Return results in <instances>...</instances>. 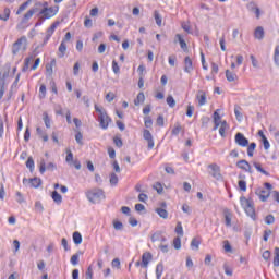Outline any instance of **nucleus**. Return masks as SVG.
Here are the masks:
<instances>
[{
  "mask_svg": "<svg viewBox=\"0 0 279 279\" xmlns=\"http://www.w3.org/2000/svg\"><path fill=\"white\" fill-rule=\"evenodd\" d=\"M95 110L99 113L98 121L101 130H108V126L112 123V119L108 117V112L102 107L95 105Z\"/></svg>",
  "mask_w": 279,
  "mask_h": 279,
  "instance_id": "f257e3e1",
  "label": "nucleus"
},
{
  "mask_svg": "<svg viewBox=\"0 0 279 279\" xmlns=\"http://www.w3.org/2000/svg\"><path fill=\"white\" fill-rule=\"evenodd\" d=\"M240 204L244 208L246 215L251 217V219H256V209H254V201L247 199L245 196H241Z\"/></svg>",
  "mask_w": 279,
  "mask_h": 279,
  "instance_id": "f03ea898",
  "label": "nucleus"
},
{
  "mask_svg": "<svg viewBox=\"0 0 279 279\" xmlns=\"http://www.w3.org/2000/svg\"><path fill=\"white\" fill-rule=\"evenodd\" d=\"M86 197L92 204H99L101 199H106V195L104 194V190L101 189L89 190L86 193Z\"/></svg>",
  "mask_w": 279,
  "mask_h": 279,
  "instance_id": "7ed1b4c3",
  "label": "nucleus"
},
{
  "mask_svg": "<svg viewBox=\"0 0 279 279\" xmlns=\"http://www.w3.org/2000/svg\"><path fill=\"white\" fill-rule=\"evenodd\" d=\"M60 10V7H49L45 5L41 11L38 13V16H40L41 21H47V19H53L56 14H58V11Z\"/></svg>",
  "mask_w": 279,
  "mask_h": 279,
  "instance_id": "20e7f679",
  "label": "nucleus"
},
{
  "mask_svg": "<svg viewBox=\"0 0 279 279\" xmlns=\"http://www.w3.org/2000/svg\"><path fill=\"white\" fill-rule=\"evenodd\" d=\"M27 49V37L23 36L19 38L12 46V53L16 56L21 51V49Z\"/></svg>",
  "mask_w": 279,
  "mask_h": 279,
  "instance_id": "39448f33",
  "label": "nucleus"
},
{
  "mask_svg": "<svg viewBox=\"0 0 279 279\" xmlns=\"http://www.w3.org/2000/svg\"><path fill=\"white\" fill-rule=\"evenodd\" d=\"M58 169V166L53 162H49L48 165L45 162V159L40 160L39 163V172L45 173L46 171H56Z\"/></svg>",
  "mask_w": 279,
  "mask_h": 279,
  "instance_id": "423d86ee",
  "label": "nucleus"
},
{
  "mask_svg": "<svg viewBox=\"0 0 279 279\" xmlns=\"http://www.w3.org/2000/svg\"><path fill=\"white\" fill-rule=\"evenodd\" d=\"M10 75V68L4 72L1 76L0 74V101L3 99V95H5V77Z\"/></svg>",
  "mask_w": 279,
  "mask_h": 279,
  "instance_id": "0eeeda50",
  "label": "nucleus"
},
{
  "mask_svg": "<svg viewBox=\"0 0 279 279\" xmlns=\"http://www.w3.org/2000/svg\"><path fill=\"white\" fill-rule=\"evenodd\" d=\"M235 143L240 147H247L250 145V140H247L243 133L239 132L235 134Z\"/></svg>",
  "mask_w": 279,
  "mask_h": 279,
  "instance_id": "6e6552de",
  "label": "nucleus"
},
{
  "mask_svg": "<svg viewBox=\"0 0 279 279\" xmlns=\"http://www.w3.org/2000/svg\"><path fill=\"white\" fill-rule=\"evenodd\" d=\"M208 169L211 170L209 173L215 178V180H221V168L217 163H210Z\"/></svg>",
  "mask_w": 279,
  "mask_h": 279,
  "instance_id": "1a4fd4ad",
  "label": "nucleus"
},
{
  "mask_svg": "<svg viewBox=\"0 0 279 279\" xmlns=\"http://www.w3.org/2000/svg\"><path fill=\"white\" fill-rule=\"evenodd\" d=\"M236 167L238 169H242V171H246L247 173H254V170H252V166L245 159H241L240 161H238Z\"/></svg>",
  "mask_w": 279,
  "mask_h": 279,
  "instance_id": "9d476101",
  "label": "nucleus"
},
{
  "mask_svg": "<svg viewBox=\"0 0 279 279\" xmlns=\"http://www.w3.org/2000/svg\"><path fill=\"white\" fill-rule=\"evenodd\" d=\"M144 140L148 143V149H154V136L149 130H144Z\"/></svg>",
  "mask_w": 279,
  "mask_h": 279,
  "instance_id": "9b49d317",
  "label": "nucleus"
},
{
  "mask_svg": "<svg viewBox=\"0 0 279 279\" xmlns=\"http://www.w3.org/2000/svg\"><path fill=\"white\" fill-rule=\"evenodd\" d=\"M151 258H154V256L150 252H145L142 255V267H144V269H147V267H149V260H151Z\"/></svg>",
  "mask_w": 279,
  "mask_h": 279,
  "instance_id": "f8f14e48",
  "label": "nucleus"
},
{
  "mask_svg": "<svg viewBox=\"0 0 279 279\" xmlns=\"http://www.w3.org/2000/svg\"><path fill=\"white\" fill-rule=\"evenodd\" d=\"M255 194L258 195L262 202H267V199L269 198V191L264 189H257Z\"/></svg>",
  "mask_w": 279,
  "mask_h": 279,
  "instance_id": "ddd939ff",
  "label": "nucleus"
},
{
  "mask_svg": "<svg viewBox=\"0 0 279 279\" xmlns=\"http://www.w3.org/2000/svg\"><path fill=\"white\" fill-rule=\"evenodd\" d=\"M196 99L198 101V106H206V92L198 90L196 94Z\"/></svg>",
  "mask_w": 279,
  "mask_h": 279,
  "instance_id": "4468645a",
  "label": "nucleus"
},
{
  "mask_svg": "<svg viewBox=\"0 0 279 279\" xmlns=\"http://www.w3.org/2000/svg\"><path fill=\"white\" fill-rule=\"evenodd\" d=\"M246 8L250 12H255L256 19H260V9L256 7V2H250Z\"/></svg>",
  "mask_w": 279,
  "mask_h": 279,
  "instance_id": "2eb2a0df",
  "label": "nucleus"
},
{
  "mask_svg": "<svg viewBox=\"0 0 279 279\" xmlns=\"http://www.w3.org/2000/svg\"><path fill=\"white\" fill-rule=\"evenodd\" d=\"M184 71L185 73H191V71H193V60H191V57L184 58Z\"/></svg>",
  "mask_w": 279,
  "mask_h": 279,
  "instance_id": "dca6fc26",
  "label": "nucleus"
},
{
  "mask_svg": "<svg viewBox=\"0 0 279 279\" xmlns=\"http://www.w3.org/2000/svg\"><path fill=\"white\" fill-rule=\"evenodd\" d=\"M223 215H225V223L228 228H230V226H232V213H230V209H225L223 210Z\"/></svg>",
  "mask_w": 279,
  "mask_h": 279,
  "instance_id": "f3484780",
  "label": "nucleus"
},
{
  "mask_svg": "<svg viewBox=\"0 0 279 279\" xmlns=\"http://www.w3.org/2000/svg\"><path fill=\"white\" fill-rule=\"evenodd\" d=\"M45 5H49V3L47 1L36 2L35 5L31 10L34 11V14H36L37 12L40 13L43 8H45Z\"/></svg>",
  "mask_w": 279,
  "mask_h": 279,
  "instance_id": "a211bd4d",
  "label": "nucleus"
},
{
  "mask_svg": "<svg viewBox=\"0 0 279 279\" xmlns=\"http://www.w3.org/2000/svg\"><path fill=\"white\" fill-rule=\"evenodd\" d=\"M254 36L257 40H263L265 38V29L258 26L254 32Z\"/></svg>",
  "mask_w": 279,
  "mask_h": 279,
  "instance_id": "6ab92c4d",
  "label": "nucleus"
},
{
  "mask_svg": "<svg viewBox=\"0 0 279 279\" xmlns=\"http://www.w3.org/2000/svg\"><path fill=\"white\" fill-rule=\"evenodd\" d=\"M219 125H221V116H219L218 111L214 112V131L219 129Z\"/></svg>",
  "mask_w": 279,
  "mask_h": 279,
  "instance_id": "aec40b11",
  "label": "nucleus"
},
{
  "mask_svg": "<svg viewBox=\"0 0 279 279\" xmlns=\"http://www.w3.org/2000/svg\"><path fill=\"white\" fill-rule=\"evenodd\" d=\"M32 62H34V56L27 57L24 60V66L22 68L23 73H26V71H29V64H32Z\"/></svg>",
  "mask_w": 279,
  "mask_h": 279,
  "instance_id": "412c9836",
  "label": "nucleus"
},
{
  "mask_svg": "<svg viewBox=\"0 0 279 279\" xmlns=\"http://www.w3.org/2000/svg\"><path fill=\"white\" fill-rule=\"evenodd\" d=\"M175 36L179 40L181 49H183V51H189V46H186V41L184 40V38H182V35L177 34Z\"/></svg>",
  "mask_w": 279,
  "mask_h": 279,
  "instance_id": "4be33fe9",
  "label": "nucleus"
},
{
  "mask_svg": "<svg viewBox=\"0 0 279 279\" xmlns=\"http://www.w3.org/2000/svg\"><path fill=\"white\" fill-rule=\"evenodd\" d=\"M228 129V122L226 120L220 122V129H219V134L222 136V138L226 137V130Z\"/></svg>",
  "mask_w": 279,
  "mask_h": 279,
  "instance_id": "5701e85b",
  "label": "nucleus"
},
{
  "mask_svg": "<svg viewBox=\"0 0 279 279\" xmlns=\"http://www.w3.org/2000/svg\"><path fill=\"white\" fill-rule=\"evenodd\" d=\"M31 186H33V189H38V186H40V184H43V180H40L39 178H33L28 180Z\"/></svg>",
  "mask_w": 279,
  "mask_h": 279,
  "instance_id": "b1692460",
  "label": "nucleus"
},
{
  "mask_svg": "<svg viewBox=\"0 0 279 279\" xmlns=\"http://www.w3.org/2000/svg\"><path fill=\"white\" fill-rule=\"evenodd\" d=\"M226 78L229 82H235V80H238L239 76L236 75V73L230 72V70H226Z\"/></svg>",
  "mask_w": 279,
  "mask_h": 279,
  "instance_id": "393cba45",
  "label": "nucleus"
},
{
  "mask_svg": "<svg viewBox=\"0 0 279 279\" xmlns=\"http://www.w3.org/2000/svg\"><path fill=\"white\" fill-rule=\"evenodd\" d=\"M165 271V265L162 263H159L156 267V277L157 279L162 278V272Z\"/></svg>",
  "mask_w": 279,
  "mask_h": 279,
  "instance_id": "a878e982",
  "label": "nucleus"
},
{
  "mask_svg": "<svg viewBox=\"0 0 279 279\" xmlns=\"http://www.w3.org/2000/svg\"><path fill=\"white\" fill-rule=\"evenodd\" d=\"M155 211L157 215H159V217H161V219H167L169 217V211H167L165 208H157Z\"/></svg>",
  "mask_w": 279,
  "mask_h": 279,
  "instance_id": "bb28decb",
  "label": "nucleus"
},
{
  "mask_svg": "<svg viewBox=\"0 0 279 279\" xmlns=\"http://www.w3.org/2000/svg\"><path fill=\"white\" fill-rule=\"evenodd\" d=\"M145 102V94L143 92H141L140 94H137L136 99L134 100V104L136 106H141V104Z\"/></svg>",
  "mask_w": 279,
  "mask_h": 279,
  "instance_id": "cd10ccee",
  "label": "nucleus"
},
{
  "mask_svg": "<svg viewBox=\"0 0 279 279\" xmlns=\"http://www.w3.org/2000/svg\"><path fill=\"white\" fill-rule=\"evenodd\" d=\"M253 167L259 172L263 173V175H269V172H267L265 169H263V166H260L259 162L254 161Z\"/></svg>",
  "mask_w": 279,
  "mask_h": 279,
  "instance_id": "c85d7f7f",
  "label": "nucleus"
},
{
  "mask_svg": "<svg viewBox=\"0 0 279 279\" xmlns=\"http://www.w3.org/2000/svg\"><path fill=\"white\" fill-rule=\"evenodd\" d=\"M51 197H52L54 204H60L62 202V195H60V193H58V191H53L51 194Z\"/></svg>",
  "mask_w": 279,
  "mask_h": 279,
  "instance_id": "c756f323",
  "label": "nucleus"
},
{
  "mask_svg": "<svg viewBox=\"0 0 279 279\" xmlns=\"http://www.w3.org/2000/svg\"><path fill=\"white\" fill-rule=\"evenodd\" d=\"M73 242L75 243V245H81L82 244V233H80L78 231L73 233Z\"/></svg>",
  "mask_w": 279,
  "mask_h": 279,
  "instance_id": "7c9ffc66",
  "label": "nucleus"
},
{
  "mask_svg": "<svg viewBox=\"0 0 279 279\" xmlns=\"http://www.w3.org/2000/svg\"><path fill=\"white\" fill-rule=\"evenodd\" d=\"M59 58H64V54L66 53V43L61 41L59 46Z\"/></svg>",
  "mask_w": 279,
  "mask_h": 279,
  "instance_id": "2f4dec72",
  "label": "nucleus"
},
{
  "mask_svg": "<svg viewBox=\"0 0 279 279\" xmlns=\"http://www.w3.org/2000/svg\"><path fill=\"white\" fill-rule=\"evenodd\" d=\"M32 4V0H27L26 2L22 3L20 8L16 11V14H21V12H24V10H27L28 5Z\"/></svg>",
  "mask_w": 279,
  "mask_h": 279,
  "instance_id": "473e14b6",
  "label": "nucleus"
},
{
  "mask_svg": "<svg viewBox=\"0 0 279 279\" xmlns=\"http://www.w3.org/2000/svg\"><path fill=\"white\" fill-rule=\"evenodd\" d=\"M182 125H180V122H177L175 124H174V128L172 129V131H171V134L173 135V136H178V134H180V132H182Z\"/></svg>",
  "mask_w": 279,
  "mask_h": 279,
  "instance_id": "72a5a7b5",
  "label": "nucleus"
},
{
  "mask_svg": "<svg viewBox=\"0 0 279 279\" xmlns=\"http://www.w3.org/2000/svg\"><path fill=\"white\" fill-rule=\"evenodd\" d=\"M154 17L156 21V25H158V27L162 26V16L160 15V13L158 11H154Z\"/></svg>",
  "mask_w": 279,
  "mask_h": 279,
  "instance_id": "f704fd0d",
  "label": "nucleus"
},
{
  "mask_svg": "<svg viewBox=\"0 0 279 279\" xmlns=\"http://www.w3.org/2000/svg\"><path fill=\"white\" fill-rule=\"evenodd\" d=\"M109 182H110L111 186H117V184H119V177H117V173L112 172L110 174Z\"/></svg>",
  "mask_w": 279,
  "mask_h": 279,
  "instance_id": "c9c22d12",
  "label": "nucleus"
},
{
  "mask_svg": "<svg viewBox=\"0 0 279 279\" xmlns=\"http://www.w3.org/2000/svg\"><path fill=\"white\" fill-rule=\"evenodd\" d=\"M255 149H256V143L252 142L247 147V156H250V158L254 156Z\"/></svg>",
  "mask_w": 279,
  "mask_h": 279,
  "instance_id": "e433bc0d",
  "label": "nucleus"
},
{
  "mask_svg": "<svg viewBox=\"0 0 279 279\" xmlns=\"http://www.w3.org/2000/svg\"><path fill=\"white\" fill-rule=\"evenodd\" d=\"M34 11H32V9L31 10H28L25 14H24V16H23V19H22V23H27V21H29V19H32V16H34Z\"/></svg>",
  "mask_w": 279,
  "mask_h": 279,
  "instance_id": "4c0bfd02",
  "label": "nucleus"
},
{
  "mask_svg": "<svg viewBox=\"0 0 279 279\" xmlns=\"http://www.w3.org/2000/svg\"><path fill=\"white\" fill-rule=\"evenodd\" d=\"M34 11H32V9L31 10H28L25 14H24V16H23V19H22V23H27V21H29V19H32V16H34Z\"/></svg>",
  "mask_w": 279,
  "mask_h": 279,
  "instance_id": "58836bf2",
  "label": "nucleus"
},
{
  "mask_svg": "<svg viewBox=\"0 0 279 279\" xmlns=\"http://www.w3.org/2000/svg\"><path fill=\"white\" fill-rule=\"evenodd\" d=\"M274 267H279V247L275 248Z\"/></svg>",
  "mask_w": 279,
  "mask_h": 279,
  "instance_id": "ea45409f",
  "label": "nucleus"
},
{
  "mask_svg": "<svg viewBox=\"0 0 279 279\" xmlns=\"http://www.w3.org/2000/svg\"><path fill=\"white\" fill-rule=\"evenodd\" d=\"M10 19V8L3 10V14H0V21H8Z\"/></svg>",
  "mask_w": 279,
  "mask_h": 279,
  "instance_id": "a19ab883",
  "label": "nucleus"
},
{
  "mask_svg": "<svg viewBox=\"0 0 279 279\" xmlns=\"http://www.w3.org/2000/svg\"><path fill=\"white\" fill-rule=\"evenodd\" d=\"M58 25H60V22L52 23L51 26L47 29V34L49 36H53V32H56V27H58Z\"/></svg>",
  "mask_w": 279,
  "mask_h": 279,
  "instance_id": "79ce46f5",
  "label": "nucleus"
},
{
  "mask_svg": "<svg viewBox=\"0 0 279 279\" xmlns=\"http://www.w3.org/2000/svg\"><path fill=\"white\" fill-rule=\"evenodd\" d=\"M234 114L238 121L243 120V113H241V108L239 106L234 107Z\"/></svg>",
  "mask_w": 279,
  "mask_h": 279,
  "instance_id": "37998d69",
  "label": "nucleus"
},
{
  "mask_svg": "<svg viewBox=\"0 0 279 279\" xmlns=\"http://www.w3.org/2000/svg\"><path fill=\"white\" fill-rule=\"evenodd\" d=\"M173 247L174 250H180L182 247V240L180 236L173 239Z\"/></svg>",
  "mask_w": 279,
  "mask_h": 279,
  "instance_id": "c03bdc74",
  "label": "nucleus"
},
{
  "mask_svg": "<svg viewBox=\"0 0 279 279\" xmlns=\"http://www.w3.org/2000/svg\"><path fill=\"white\" fill-rule=\"evenodd\" d=\"M174 232L180 236H184V229L182 228V222H178Z\"/></svg>",
  "mask_w": 279,
  "mask_h": 279,
  "instance_id": "a18cd8bd",
  "label": "nucleus"
},
{
  "mask_svg": "<svg viewBox=\"0 0 279 279\" xmlns=\"http://www.w3.org/2000/svg\"><path fill=\"white\" fill-rule=\"evenodd\" d=\"M26 167L27 169H29L31 173L34 171V158L28 157L27 161H26Z\"/></svg>",
  "mask_w": 279,
  "mask_h": 279,
  "instance_id": "49530a36",
  "label": "nucleus"
},
{
  "mask_svg": "<svg viewBox=\"0 0 279 279\" xmlns=\"http://www.w3.org/2000/svg\"><path fill=\"white\" fill-rule=\"evenodd\" d=\"M169 108H175V99L173 98V96L169 95L166 99Z\"/></svg>",
  "mask_w": 279,
  "mask_h": 279,
  "instance_id": "de8ad7c7",
  "label": "nucleus"
},
{
  "mask_svg": "<svg viewBox=\"0 0 279 279\" xmlns=\"http://www.w3.org/2000/svg\"><path fill=\"white\" fill-rule=\"evenodd\" d=\"M83 138L84 135L82 134V132L77 131V133L75 134V141L78 145H84Z\"/></svg>",
  "mask_w": 279,
  "mask_h": 279,
  "instance_id": "09e8293b",
  "label": "nucleus"
},
{
  "mask_svg": "<svg viewBox=\"0 0 279 279\" xmlns=\"http://www.w3.org/2000/svg\"><path fill=\"white\" fill-rule=\"evenodd\" d=\"M112 71L116 75L121 73V68H119V63L116 60L112 61Z\"/></svg>",
  "mask_w": 279,
  "mask_h": 279,
  "instance_id": "8fccbe9b",
  "label": "nucleus"
},
{
  "mask_svg": "<svg viewBox=\"0 0 279 279\" xmlns=\"http://www.w3.org/2000/svg\"><path fill=\"white\" fill-rule=\"evenodd\" d=\"M70 263L74 266L78 265V263H80V253H76V254L72 255V257L70 259Z\"/></svg>",
  "mask_w": 279,
  "mask_h": 279,
  "instance_id": "3c124183",
  "label": "nucleus"
},
{
  "mask_svg": "<svg viewBox=\"0 0 279 279\" xmlns=\"http://www.w3.org/2000/svg\"><path fill=\"white\" fill-rule=\"evenodd\" d=\"M202 242H199V240L197 239H193L192 242H191V247L192 250H199V245H201Z\"/></svg>",
  "mask_w": 279,
  "mask_h": 279,
  "instance_id": "603ef678",
  "label": "nucleus"
},
{
  "mask_svg": "<svg viewBox=\"0 0 279 279\" xmlns=\"http://www.w3.org/2000/svg\"><path fill=\"white\" fill-rule=\"evenodd\" d=\"M276 218L274 217V215H268L265 218V223H267V226H271L272 223H275Z\"/></svg>",
  "mask_w": 279,
  "mask_h": 279,
  "instance_id": "864d4df0",
  "label": "nucleus"
},
{
  "mask_svg": "<svg viewBox=\"0 0 279 279\" xmlns=\"http://www.w3.org/2000/svg\"><path fill=\"white\" fill-rule=\"evenodd\" d=\"M238 186L240 189V191H247V182H245V180H240L238 182Z\"/></svg>",
  "mask_w": 279,
  "mask_h": 279,
  "instance_id": "5fc2aeb1",
  "label": "nucleus"
},
{
  "mask_svg": "<svg viewBox=\"0 0 279 279\" xmlns=\"http://www.w3.org/2000/svg\"><path fill=\"white\" fill-rule=\"evenodd\" d=\"M15 197H16V203L17 204H23L25 203V197H23V194L21 192H16L15 193Z\"/></svg>",
  "mask_w": 279,
  "mask_h": 279,
  "instance_id": "6e6d98bb",
  "label": "nucleus"
},
{
  "mask_svg": "<svg viewBox=\"0 0 279 279\" xmlns=\"http://www.w3.org/2000/svg\"><path fill=\"white\" fill-rule=\"evenodd\" d=\"M153 189H155L159 195L162 193V191H165L160 182H157L155 185H153Z\"/></svg>",
  "mask_w": 279,
  "mask_h": 279,
  "instance_id": "4d7b16f0",
  "label": "nucleus"
},
{
  "mask_svg": "<svg viewBox=\"0 0 279 279\" xmlns=\"http://www.w3.org/2000/svg\"><path fill=\"white\" fill-rule=\"evenodd\" d=\"M44 123L46 125V128H51V120L49 119V114L44 113Z\"/></svg>",
  "mask_w": 279,
  "mask_h": 279,
  "instance_id": "13d9d810",
  "label": "nucleus"
},
{
  "mask_svg": "<svg viewBox=\"0 0 279 279\" xmlns=\"http://www.w3.org/2000/svg\"><path fill=\"white\" fill-rule=\"evenodd\" d=\"M39 93H40L39 97L45 98V96L47 95V86H45L44 84L40 85Z\"/></svg>",
  "mask_w": 279,
  "mask_h": 279,
  "instance_id": "bf43d9fd",
  "label": "nucleus"
},
{
  "mask_svg": "<svg viewBox=\"0 0 279 279\" xmlns=\"http://www.w3.org/2000/svg\"><path fill=\"white\" fill-rule=\"evenodd\" d=\"M113 228H114V230H123V222L114 220Z\"/></svg>",
  "mask_w": 279,
  "mask_h": 279,
  "instance_id": "052dcab7",
  "label": "nucleus"
},
{
  "mask_svg": "<svg viewBox=\"0 0 279 279\" xmlns=\"http://www.w3.org/2000/svg\"><path fill=\"white\" fill-rule=\"evenodd\" d=\"M65 162H73V153L70 149L66 150Z\"/></svg>",
  "mask_w": 279,
  "mask_h": 279,
  "instance_id": "680f3d73",
  "label": "nucleus"
},
{
  "mask_svg": "<svg viewBox=\"0 0 279 279\" xmlns=\"http://www.w3.org/2000/svg\"><path fill=\"white\" fill-rule=\"evenodd\" d=\"M223 250L225 252H232V245H230V242L228 240L223 242Z\"/></svg>",
  "mask_w": 279,
  "mask_h": 279,
  "instance_id": "e2e57ef3",
  "label": "nucleus"
},
{
  "mask_svg": "<svg viewBox=\"0 0 279 279\" xmlns=\"http://www.w3.org/2000/svg\"><path fill=\"white\" fill-rule=\"evenodd\" d=\"M113 143L116 147H123V140H121V137H114Z\"/></svg>",
  "mask_w": 279,
  "mask_h": 279,
  "instance_id": "0e129e2a",
  "label": "nucleus"
},
{
  "mask_svg": "<svg viewBox=\"0 0 279 279\" xmlns=\"http://www.w3.org/2000/svg\"><path fill=\"white\" fill-rule=\"evenodd\" d=\"M195 110V107L193 105H189L186 109V116L193 117V111Z\"/></svg>",
  "mask_w": 279,
  "mask_h": 279,
  "instance_id": "69168bd1",
  "label": "nucleus"
},
{
  "mask_svg": "<svg viewBox=\"0 0 279 279\" xmlns=\"http://www.w3.org/2000/svg\"><path fill=\"white\" fill-rule=\"evenodd\" d=\"M161 235L162 234H160V233H154L153 235H151V242L153 243H156L157 241H160V239H161Z\"/></svg>",
  "mask_w": 279,
  "mask_h": 279,
  "instance_id": "338daca9",
  "label": "nucleus"
},
{
  "mask_svg": "<svg viewBox=\"0 0 279 279\" xmlns=\"http://www.w3.org/2000/svg\"><path fill=\"white\" fill-rule=\"evenodd\" d=\"M159 250H161L163 254H167L169 252V244H160Z\"/></svg>",
  "mask_w": 279,
  "mask_h": 279,
  "instance_id": "774afa93",
  "label": "nucleus"
}]
</instances>
